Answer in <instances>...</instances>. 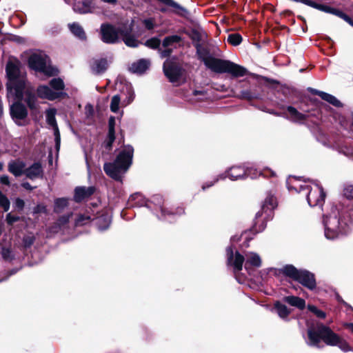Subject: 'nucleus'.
I'll use <instances>...</instances> for the list:
<instances>
[{
	"mask_svg": "<svg viewBox=\"0 0 353 353\" xmlns=\"http://www.w3.org/2000/svg\"><path fill=\"white\" fill-rule=\"evenodd\" d=\"M150 65L149 60L142 59L133 63L130 67V70L133 73L143 74L149 68Z\"/></svg>",
	"mask_w": 353,
	"mask_h": 353,
	"instance_id": "nucleus-27",
	"label": "nucleus"
},
{
	"mask_svg": "<svg viewBox=\"0 0 353 353\" xmlns=\"http://www.w3.org/2000/svg\"><path fill=\"white\" fill-rule=\"evenodd\" d=\"M96 8L95 4L91 0H83L75 2L73 5V10L79 14L91 13Z\"/></svg>",
	"mask_w": 353,
	"mask_h": 353,
	"instance_id": "nucleus-19",
	"label": "nucleus"
},
{
	"mask_svg": "<svg viewBox=\"0 0 353 353\" xmlns=\"http://www.w3.org/2000/svg\"><path fill=\"white\" fill-rule=\"evenodd\" d=\"M337 300L339 301V302H342L344 304L346 305V303L343 301V300L342 299V298L339 296H337Z\"/></svg>",
	"mask_w": 353,
	"mask_h": 353,
	"instance_id": "nucleus-61",
	"label": "nucleus"
},
{
	"mask_svg": "<svg viewBox=\"0 0 353 353\" xmlns=\"http://www.w3.org/2000/svg\"><path fill=\"white\" fill-rule=\"evenodd\" d=\"M226 255L228 265L232 268L239 282H240V280L238 274L242 270L244 262V268L249 274L253 269L260 268L262 264L261 256L257 253L246 252L244 255H242L238 251L234 252L232 246L227 248Z\"/></svg>",
	"mask_w": 353,
	"mask_h": 353,
	"instance_id": "nucleus-2",
	"label": "nucleus"
},
{
	"mask_svg": "<svg viewBox=\"0 0 353 353\" xmlns=\"http://www.w3.org/2000/svg\"><path fill=\"white\" fill-rule=\"evenodd\" d=\"M147 201L151 206L150 209H152V205H154L155 210L160 211V214L157 212V216L161 220L172 221L176 215H181L184 213V209L183 208H177L176 210L173 212L163 207V199L160 194L153 195L151 199Z\"/></svg>",
	"mask_w": 353,
	"mask_h": 353,
	"instance_id": "nucleus-10",
	"label": "nucleus"
},
{
	"mask_svg": "<svg viewBox=\"0 0 353 353\" xmlns=\"http://www.w3.org/2000/svg\"><path fill=\"white\" fill-rule=\"evenodd\" d=\"M0 182L2 184L8 185L10 184L9 177L7 175H3L0 177Z\"/></svg>",
	"mask_w": 353,
	"mask_h": 353,
	"instance_id": "nucleus-55",
	"label": "nucleus"
},
{
	"mask_svg": "<svg viewBox=\"0 0 353 353\" xmlns=\"http://www.w3.org/2000/svg\"><path fill=\"white\" fill-rule=\"evenodd\" d=\"M240 98L241 99H248V100H250L253 98L252 95V93L250 92V90H242L241 92V94H240V96H239Z\"/></svg>",
	"mask_w": 353,
	"mask_h": 353,
	"instance_id": "nucleus-50",
	"label": "nucleus"
},
{
	"mask_svg": "<svg viewBox=\"0 0 353 353\" xmlns=\"http://www.w3.org/2000/svg\"><path fill=\"white\" fill-rule=\"evenodd\" d=\"M121 97L119 94L114 95L111 99L110 110L114 113H117L119 110V105H121Z\"/></svg>",
	"mask_w": 353,
	"mask_h": 353,
	"instance_id": "nucleus-40",
	"label": "nucleus"
},
{
	"mask_svg": "<svg viewBox=\"0 0 353 353\" xmlns=\"http://www.w3.org/2000/svg\"><path fill=\"white\" fill-rule=\"evenodd\" d=\"M112 143H110V142H109L108 141L106 142V144H105V148L107 149H110L111 147H112Z\"/></svg>",
	"mask_w": 353,
	"mask_h": 353,
	"instance_id": "nucleus-60",
	"label": "nucleus"
},
{
	"mask_svg": "<svg viewBox=\"0 0 353 353\" xmlns=\"http://www.w3.org/2000/svg\"><path fill=\"white\" fill-rule=\"evenodd\" d=\"M121 31L110 23H102L100 28L101 39L108 44L117 43Z\"/></svg>",
	"mask_w": 353,
	"mask_h": 353,
	"instance_id": "nucleus-12",
	"label": "nucleus"
},
{
	"mask_svg": "<svg viewBox=\"0 0 353 353\" xmlns=\"http://www.w3.org/2000/svg\"><path fill=\"white\" fill-rule=\"evenodd\" d=\"M35 237L32 234L26 235L23 239V244L25 248H30L34 242Z\"/></svg>",
	"mask_w": 353,
	"mask_h": 353,
	"instance_id": "nucleus-45",
	"label": "nucleus"
},
{
	"mask_svg": "<svg viewBox=\"0 0 353 353\" xmlns=\"http://www.w3.org/2000/svg\"><path fill=\"white\" fill-rule=\"evenodd\" d=\"M143 24L147 30H152L155 27V19L154 18H148L142 21Z\"/></svg>",
	"mask_w": 353,
	"mask_h": 353,
	"instance_id": "nucleus-46",
	"label": "nucleus"
},
{
	"mask_svg": "<svg viewBox=\"0 0 353 353\" xmlns=\"http://www.w3.org/2000/svg\"><path fill=\"white\" fill-rule=\"evenodd\" d=\"M287 110L289 113V116H287L286 118L292 122L302 123L308 117L307 114L299 112L295 108L291 105L287 107Z\"/></svg>",
	"mask_w": 353,
	"mask_h": 353,
	"instance_id": "nucleus-25",
	"label": "nucleus"
},
{
	"mask_svg": "<svg viewBox=\"0 0 353 353\" xmlns=\"http://www.w3.org/2000/svg\"><path fill=\"white\" fill-rule=\"evenodd\" d=\"M25 175L30 180L42 179L43 176V169L41 163H34L32 165L26 168Z\"/></svg>",
	"mask_w": 353,
	"mask_h": 353,
	"instance_id": "nucleus-18",
	"label": "nucleus"
},
{
	"mask_svg": "<svg viewBox=\"0 0 353 353\" xmlns=\"http://www.w3.org/2000/svg\"><path fill=\"white\" fill-rule=\"evenodd\" d=\"M6 74L8 78V97L14 100L22 99L26 86L25 77L21 74L19 67L12 62H8L6 65Z\"/></svg>",
	"mask_w": 353,
	"mask_h": 353,
	"instance_id": "nucleus-7",
	"label": "nucleus"
},
{
	"mask_svg": "<svg viewBox=\"0 0 353 353\" xmlns=\"http://www.w3.org/2000/svg\"><path fill=\"white\" fill-rule=\"evenodd\" d=\"M33 212L34 214L38 213H46L47 209L46 207L43 204H39L37 205L33 210Z\"/></svg>",
	"mask_w": 353,
	"mask_h": 353,
	"instance_id": "nucleus-49",
	"label": "nucleus"
},
{
	"mask_svg": "<svg viewBox=\"0 0 353 353\" xmlns=\"http://www.w3.org/2000/svg\"><path fill=\"white\" fill-rule=\"evenodd\" d=\"M130 31H121V36L123 37V41L125 44L128 47L136 48L140 44V42L132 35L130 34Z\"/></svg>",
	"mask_w": 353,
	"mask_h": 353,
	"instance_id": "nucleus-30",
	"label": "nucleus"
},
{
	"mask_svg": "<svg viewBox=\"0 0 353 353\" xmlns=\"http://www.w3.org/2000/svg\"><path fill=\"white\" fill-rule=\"evenodd\" d=\"M95 188L93 186L77 187L74 190V199L76 202H81L93 194Z\"/></svg>",
	"mask_w": 353,
	"mask_h": 353,
	"instance_id": "nucleus-22",
	"label": "nucleus"
},
{
	"mask_svg": "<svg viewBox=\"0 0 353 353\" xmlns=\"http://www.w3.org/2000/svg\"><path fill=\"white\" fill-rule=\"evenodd\" d=\"M317 10L324 12L325 13L332 14L334 15H336L341 19H343L345 21L348 23L350 26L353 27V20L351 19V18L347 16L346 14L343 12L342 11L336 9L334 8H332L329 6L325 5V4H320L319 5V7Z\"/></svg>",
	"mask_w": 353,
	"mask_h": 353,
	"instance_id": "nucleus-20",
	"label": "nucleus"
},
{
	"mask_svg": "<svg viewBox=\"0 0 353 353\" xmlns=\"http://www.w3.org/2000/svg\"><path fill=\"white\" fill-rule=\"evenodd\" d=\"M103 3H106L110 5H115L117 3V0H101Z\"/></svg>",
	"mask_w": 353,
	"mask_h": 353,
	"instance_id": "nucleus-58",
	"label": "nucleus"
},
{
	"mask_svg": "<svg viewBox=\"0 0 353 353\" xmlns=\"http://www.w3.org/2000/svg\"><path fill=\"white\" fill-rule=\"evenodd\" d=\"M1 255L4 260L11 261L13 259V254L12 251L6 248H3L1 250Z\"/></svg>",
	"mask_w": 353,
	"mask_h": 353,
	"instance_id": "nucleus-47",
	"label": "nucleus"
},
{
	"mask_svg": "<svg viewBox=\"0 0 353 353\" xmlns=\"http://www.w3.org/2000/svg\"><path fill=\"white\" fill-rule=\"evenodd\" d=\"M97 223L100 230H105L111 223V216L109 214H102L97 218Z\"/></svg>",
	"mask_w": 353,
	"mask_h": 353,
	"instance_id": "nucleus-34",
	"label": "nucleus"
},
{
	"mask_svg": "<svg viewBox=\"0 0 353 353\" xmlns=\"http://www.w3.org/2000/svg\"><path fill=\"white\" fill-rule=\"evenodd\" d=\"M24 101L30 109L33 110L37 108V97L31 90H27L24 92Z\"/></svg>",
	"mask_w": 353,
	"mask_h": 353,
	"instance_id": "nucleus-32",
	"label": "nucleus"
},
{
	"mask_svg": "<svg viewBox=\"0 0 353 353\" xmlns=\"http://www.w3.org/2000/svg\"><path fill=\"white\" fill-rule=\"evenodd\" d=\"M346 327L350 329V330L353 333V323H347L346 325Z\"/></svg>",
	"mask_w": 353,
	"mask_h": 353,
	"instance_id": "nucleus-59",
	"label": "nucleus"
},
{
	"mask_svg": "<svg viewBox=\"0 0 353 353\" xmlns=\"http://www.w3.org/2000/svg\"><path fill=\"white\" fill-rule=\"evenodd\" d=\"M307 309L320 319H325L326 316V314L323 311L319 310L314 305H308Z\"/></svg>",
	"mask_w": 353,
	"mask_h": 353,
	"instance_id": "nucleus-44",
	"label": "nucleus"
},
{
	"mask_svg": "<svg viewBox=\"0 0 353 353\" xmlns=\"http://www.w3.org/2000/svg\"><path fill=\"white\" fill-rule=\"evenodd\" d=\"M289 191H294L297 193L305 192L309 190L310 185H306V181H303L301 177L290 176L286 181Z\"/></svg>",
	"mask_w": 353,
	"mask_h": 353,
	"instance_id": "nucleus-16",
	"label": "nucleus"
},
{
	"mask_svg": "<svg viewBox=\"0 0 353 353\" xmlns=\"http://www.w3.org/2000/svg\"><path fill=\"white\" fill-rule=\"evenodd\" d=\"M70 30L72 33L79 39H85L86 36L83 28L77 23H72L68 25Z\"/></svg>",
	"mask_w": 353,
	"mask_h": 353,
	"instance_id": "nucleus-35",
	"label": "nucleus"
},
{
	"mask_svg": "<svg viewBox=\"0 0 353 353\" xmlns=\"http://www.w3.org/2000/svg\"><path fill=\"white\" fill-rule=\"evenodd\" d=\"M284 274L298 281L310 290L316 288V283L314 275L305 270H297L292 265H287L282 270Z\"/></svg>",
	"mask_w": 353,
	"mask_h": 353,
	"instance_id": "nucleus-8",
	"label": "nucleus"
},
{
	"mask_svg": "<svg viewBox=\"0 0 353 353\" xmlns=\"http://www.w3.org/2000/svg\"><path fill=\"white\" fill-rule=\"evenodd\" d=\"M37 94L41 99L53 101L66 94L61 92H54L48 85H42L37 88Z\"/></svg>",
	"mask_w": 353,
	"mask_h": 353,
	"instance_id": "nucleus-17",
	"label": "nucleus"
},
{
	"mask_svg": "<svg viewBox=\"0 0 353 353\" xmlns=\"http://www.w3.org/2000/svg\"><path fill=\"white\" fill-rule=\"evenodd\" d=\"M92 70L95 74H101L105 72L108 68V61L105 59H101L95 60L92 66Z\"/></svg>",
	"mask_w": 353,
	"mask_h": 353,
	"instance_id": "nucleus-31",
	"label": "nucleus"
},
{
	"mask_svg": "<svg viewBox=\"0 0 353 353\" xmlns=\"http://www.w3.org/2000/svg\"><path fill=\"white\" fill-rule=\"evenodd\" d=\"M181 41V37L179 35H171L164 38L162 45L164 48H168L174 43H179Z\"/></svg>",
	"mask_w": 353,
	"mask_h": 353,
	"instance_id": "nucleus-39",
	"label": "nucleus"
},
{
	"mask_svg": "<svg viewBox=\"0 0 353 353\" xmlns=\"http://www.w3.org/2000/svg\"><path fill=\"white\" fill-rule=\"evenodd\" d=\"M276 206V199L273 195H269L266 197L264 201V203L262 206L261 212L259 211L256 214V218H259L262 216L263 212L268 213V211L271 212Z\"/></svg>",
	"mask_w": 353,
	"mask_h": 353,
	"instance_id": "nucleus-26",
	"label": "nucleus"
},
{
	"mask_svg": "<svg viewBox=\"0 0 353 353\" xmlns=\"http://www.w3.org/2000/svg\"><path fill=\"white\" fill-rule=\"evenodd\" d=\"M6 220L8 224H12L19 220V217L9 213L6 216Z\"/></svg>",
	"mask_w": 353,
	"mask_h": 353,
	"instance_id": "nucleus-52",
	"label": "nucleus"
},
{
	"mask_svg": "<svg viewBox=\"0 0 353 353\" xmlns=\"http://www.w3.org/2000/svg\"><path fill=\"white\" fill-rule=\"evenodd\" d=\"M108 141L109 142H110V143H113V142L115 140V134H112L111 133H108Z\"/></svg>",
	"mask_w": 353,
	"mask_h": 353,
	"instance_id": "nucleus-56",
	"label": "nucleus"
},
{
	"mask_svg": "<svg viewBox=\"0 0 353 353\" xmlns=\"http://www.w3.org/2000/svg\"><path fill=\"white\" fill-rule=\"evenodd\" d=\"M258 175H263L264 176H275L274 171L269 168H265L263 170L253 169L252 168H244L242 166H233L230 168L226 173H223L218 175L213 181L205 183L202 189L205 190L214 185L219 180H223L226 177H229L232 181L243 179L245 177H250L252 179L256 178Z\"/></svg>",
	"mask_w": 353,
	"mask_h": 353,
	"instance_id": "nucleus-6",
	"label": "nucleus"
},
{
	"mask_svg": "<svg viewBox=\"0 0 353 353\" xmlns=\"http://www.w3.org/2000/svg\"><path fill=\"white\" fill-rule=\"evenodd\" d=\"M134 92L131 85H125V97L123 99L121 106L125 107L130 105L134 99Z\"/></svg>",
	"mask_w": 353,
	"mask_h": 353,
	"instance_id": "nucleus-33",
	"label": "nucleus"
},
{
	"mask_svg": "<svg viewBox=\"0 0 353 353\" xmlns=\"http://www.w3.org/2000/svg\"><path fill=\"white\" fill-rule=\"evenodd\" d=\"M269 112L270 114H274V115H276V116L279 115L277 112H275L274 111H269Z\"/></svg>",
	"mask_w": 353,
	"mask_h": 353,
	"instance_id": "nucleus-62",
	"label": "nucleus"
},
{
	"mask_svg": "<svg viewBox=\"0 0 353 353\" xmlns=\"http://www.w3.org/2000/svg\"><path fill=\"white\" fill-rule=\"evenodd\" d=\"M22 187L24 188L26 190H32L33 188L28 182H24L21 184Z\"/></svg>",
	"mask_w": 353,
	"mask_h": 353,
	"instance_id": "nucleus-57",
	"label": "nucleus"
},
{
	"mask_svg": "<svg viewBox=\"0 0 353 353\" xmlns=\"http://www.w3.org/2000/svg\"><path fill=\"white\" fill-rule=\"evenodd\" d=\"M307 90L310 93L319 96L323 100L330 103L335 107H341L342 105L340 101L330 94L312 88H308Z\"/></svg>",
	"mask_w": 353,
	"mask_h": 353,
	"instance_id": "nucleus-21",
	"label": "nucleus"
},
{
	"mask_svg": "<svg viewBox=\"0 0 353 353\" xmlns=\"http://www.w3.org/2000/svg\"><path fill=\"white\" fill-rule=\"evenodd\" d=\"M72 214H68L63 215L59 218V219L49 228V231L52 233H57L59 231L65 229L69 222L70 217Z\"/></svg>",
	"mask_w": 353,
	"mask_h": 353,
	"instance_id": "nucleus-24",
	"label": "nucleus"
},
{
	"mask_svg": "<svg viewBox=\"0 0 353 353\" xmlns=\"http://www.w3.org/2000/svg\"><path fill=\"white\" fill-rule=\"evenodd\" d=\"M146 199L141 194L135 193L130 196L129 202L130 205L132 207H141L145 206L148 208H150L151 206L148 203Z\"/></svg>",
	"mask_w": 353,
	"mask_h": 353,
	"instance_id": "nucleus-28",
	"label": "nucleus"
},
{
	"mask_svg": "<svg viewBox=\"0 0 353 353\" xmlns=\"http://www.w3.org/2000/svg\"><path fill=\"white\" fill-rule=\"evenodd\" d=\"M95 219L94 217H92L90 215L88 214H80L78 216L77 219L75 221V225H83L85 224L88 221H89L91 219Z\"/></svg>",
	"mask_w": 353,
	"mask_h": 353,
	"instance_id": "nucleus-43",
	"label": "nucleus"
},
{
	"mask_svg": "<svg viewBox=\"0 0 353 353\" xmlns=\"http://www.w3.org/2000/svg\"><path fill=\"white\" fill-rule=\"evenodd\" d=\"M163 72L172 83H177L183 73L181 68L170 59H167L164 62Z\"/></svg>",
	"mask_w": 353,
	"mask_h": 353,
	"instance_id": "nucleus-14",
	"label": "nucleus"
},
{
	"mask_svg": "<svg viewBox=\"0 0 353 353\" xmlns=\"http://www.w3.org/2000/svg\"><path fill=\"white\" fill-rule=\"evenodd\" d=\"M160 44L161 41L157 37H152L145 42V46L152 49L159 48Z\"/></svg>",
	"mask_w": 353,
	"mask_h": 353,
	"instance_id": "nucleus-41",
	"label": "nucleus"
},
{
	"mask_svg": "<svg viewBox=\"0 0 353 353\" xmlns=\"http://www.w3.org/2000/svg\"><path fill=\"white\" fill-rule=\"evenodd\" d=\"M350 130H351L352 132H353V121H352V125H351Z\"/></svg>",
	"mask_w": 353,
	"mask_h": 353,
	"instance_id": "nucleus-64",
	"label": "nucleus"
},
{
	"mask_svg": "<svg viewBox=\"0 0 353 353\" xmlns=\"http://www.w3.org/2000/svg\"><path fill=\"white\" fill-rule=\"evenodd\" d=\"M274 309L276 310L279 316L283 319H287L288 315L290 314V310L287 307V306L279 301L274 303Z\"/></svg>",
	"mask_w": 353,
	"mask_h": 353,
	"instance_id": "nucleus-36",
	"label": "nucleus"
},
{
	"mask_svg": "<svg viewBox=\"0 0 353 353\" xmlns=\"http://www.w3.org/2000/svg\"><path fill=\"white\" fill-rule=\"evenodd\" d=\"M68 203V200L65 198H59L54 201V211L56 213L62 212L65 207H67Z\"/></svg>",
	"mask_w": 353,
	"mask_h": 353,
	"instance_id": "nucleus-38",
	"label": "nucleus"
},
{
	"mask_svg": "<svg viewBox=\"0 0 353 353\" xmlns=\"http://www.w3.org/2000/svg\"><path fill=\"white\" fill-rule=\"evenodd\" d=\"M10 115L17 125H26V119L28 117V110L21 102H14L10 105Z\"/></svg>",
	"mask_w": 353,
	"mask_h": 353,
	"instance_id": "nucleus-13",
	"label": "nucleus"
},
{
	"mask_svg": "<svg viewBox=\"0 0 353 353\" xmlns=\"http://www.w3.org/2000/svg\"><path fill=\"white\" fill-rule=\"evenodd\" d=\"M14 204L17 208L22 210L24 207L25 203L23 199L18 198L15 200Z\"/></svg>",
	"mask_w": 353,
	"mask_h": 353,
	"instance_id": "nucleus-54",
	"label": "nucleus"
},
{
	"mask_svg": "<svg viewBox=\"0 0 353 353\" xmlns=\"http://www.w3.org/2000/svg\"><path fill=\"white\" fill-rule=\"evenodd\" d=\"M114 118L111 117L109 120V130L108 133L115 134L114 131Z\"/></svg>",
	"mask_w": 353,
	"mask_h": 353,
	"instance_id": "nucleus-53",
	"label": "nucleus"
},
{
	"mask_svg": "<svg viewBox=\"0 0 353 353\" xmlns=\"http://www.w3.org/2000/svg\"><path fill=\"white\" fill-rule=\"evenodd\" d=\"M50 86L54 89V92H63L64 89V83L62 79L59 78H54L50 81Z\"/></svg>",
	"mask_w": 353,
	"mask_h": 353,
	"instance_id": "nucleus-37",
	"label": "nucleus"
},
{
	"mask_svg": "<svg viewBox=\"0 0 353 353\" xmlns=\"http://www.w3.org/2000/svg\"><path fill=\"white\" fill-rule=\"evenodd\" d=\"M283 300L289 305L296 307L300 310H303L305 307V300L298 296H285Z\"/></svg>",
	"mask_w": 353,
	"mask_h": 353,
	"instance_id": "nucleus-29",
	"label": "nucleus"
},
{
	"mask_svg": "<svg viewBox=\"0 0 353 353\" xmlns=\"http://www.w3.org/2000/svg\"><path fill=\"white\" fill-rule=\"evenodd\" d=\"M324 234L326 239L334 240L341 236L348 234L350 231V221L341 216L339 212L332 209L329 215L323 218Z\"/></svg>",
	"mask_w": 353,
	"mask_h": 353,
	"instance_id": "nucleus-4",
	"label": "nucleus"
},
{
	"mask_svg": "<svg viewBox=\"0 0 353 353\" xmlns=\"http://www.w3.org/2000/svg\"><path fill=\"white\" fill-rule=\"evenodd\" d=\"M57 110L55 108H48L45 112L46 122L52 128L56 148L59 150L61 143V136L55 118Z\"/></svg>",
	"mask_w": 353,
	"mask_h": 353,
	"instance_id": "nucleus-15",
	"label": "nucleus"
},
{
	"mask_svg": "<svg viewBox=\"0 0 353 353\" xmlns=\"http://www.w3.org/2000/svg\"><path fill=\"white\" fill-rule=\"evenodd\" d=\"M159 51L160 53V56L162 59L170 57V55L172 52V50L171 48H169L168 47L163 50H159Z\"/></svg>",
	"mask_w": 353,
	"mask_h": 353,
	"instance_id": "nucleus-51",
	"label": "nucleus"
},
{
	"mask_svg": "<svg viewBox=\"0 0 353 353\" xmlns=\"http://www.w3.org/2000/svg\"><path fill=\"white\" fill-rule=\"evenodd\" d=\"M134 148L130 145H125L119 152L113 163H105L103 165L105 172L111 178L121 181L123 175L132 163Z\"/></svg>",
	"mask_w": 353,
	"mask_h": 353,
	"instance_id": "nucleus-3",
	"label": "nucleus"
},
{
	"mask_svg": "<svg viewBox=\"0 0 353 353\" xmlns=\"http://www.w3.org/2000/svg\"><path fill=\"white\" fill-rule=\"evenodd\" d=\"M307 344L310 346L321 347V341L327 345L337 346L344 352L352 351L347 342L336 334L331 328L321 323L307 328Z\"/></svg>",
	"mask_w": 353,
	"mask_h": 353,
	"instance_id": "nucleus-1",
	"label": "nucleus"
},
{
	"mask_svg": "<svg viewBox=\"0 0 353 353\" xmlns=\"http://www.w3.org/2000/svg\"><path fill=\"white\" fill-rule=\"evenodd\" d=\"M228 41L233 46H238L242 41V37L239 34H231L228 35Z\"/></svg>",
	"mask_w": 353,
	"mask_h": 353,
	"instance_id": "nucleus-42",
	"label": "nucleus"
},
{
	"mask_svg": "<svg viewBox=\"0 0 353 353\" xmlns=\"http://www.w3.org/2000/svg\"><path fill=\"white\" fill-rule=\"evenodd\" d=\"M307 203L310 207L319 206L322 208L325 198V193L319 185L315 183L305 192Z\"/></svg>",
	"mask_w": 353,
	"mask_h": 353,
	"instance_id": "nucleus-11",
	"label": "nucleus"
},
{
	"mask_svg": "<svg viewBox=\"0 0 353 353\" xmlns=\"http://www.w3.org/2000/svg\"><path fill=\"white\" fill-rule=\"evenodd\" d=\"M8 171L16 177L25 174L26 163L20 160L12 161L8 163Z\"/></svg>",
	"mask_w": 353,
	"mask_h": 353,
	"instance_id": "nucleus-23",
	"label": "nucleus"
},
{
	"mask_svg": "<svg viewBox=\"0 0 353 353\" xmlns=\"http://www.w3.org/2000/svg\"><path fill=\"white\" fill-rule=\"evenodd\" d=\"M198 52L199 59L203 62L205 65L216 73H228L234 77H241L245 76L248 70L245 68L238 65L229 60H224L213 57L210 55L203 54Z\"/></svg>",
	"mask_w": 353,
	"mask_h": 353,
	"instance_id": "nucleus-5",
	"label": "nucleus"
},
{
	"mask_svg": "<svg viewBox=\"0 0 353 353\" xmlns=\"http://www.w3.org/2000/svg\"><path fill=\"white\" fill-rule=\"evenodd\" d=\"M28 65L30 68L42 72L48 77L56 75L58 70L50 64L49 58L44 54L33 53L28 59Z\"/></svg>",
	"mask_w": 353,
	"mask_h": 353,
	"instance_id": "nucleus-9",
	"label": "nucleus"
},
{
	"mask_svg": "<svg viewBox=\"0 0 353 353\" xmlns=\"http://www.w3.org/2000/svg\"><path fill=\"white\" fill-rule=\"evenodd\" d=\"M343 194L347 199H353V185H346L343 190Z\"/></svg>",
	"mask_w": 353,
	"mask_h": 353,
	"instance_id": "nucleus-48",
	"label": "nucleus"
},
{
	"mask_svg": "<svg viewBox=\"0 0 353 353\" xmlns=\"http://www.w3.org/2000/svg\"><path fill=\"white\" fill-rule=\"evenodd\" d=\"M3 168V163L0 162V171L2 170Z\"/></svg>",
	"mask_w": 353,
	"mask_h": 353,
	"instance_id": "nucleus-63",
	"label": "nucleus"
}]
</instances>
